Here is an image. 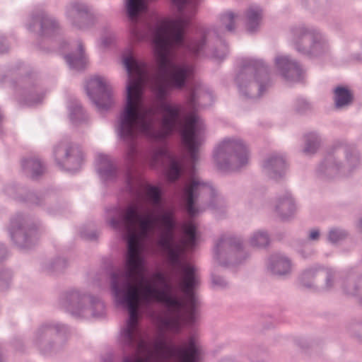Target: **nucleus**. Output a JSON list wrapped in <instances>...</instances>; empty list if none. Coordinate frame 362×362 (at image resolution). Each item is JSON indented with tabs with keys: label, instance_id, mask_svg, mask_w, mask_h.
Masks as SVG:
<instances>
[{
	"label": "nucleus",
	"instance_id": "f3484780",
	"mask_svg": "<svg viewBox=\"0 0 362 362\" xmlns=\"http://www.w3.org/2000/svg\"><path fill=\"white\" fill-rule=\"evenodd\" d=\"M53 153L57 165L69 173L78 172L83 164V153L81 147L68 136L54 146Z\"/></svg>",
	"mask_w": 362,
	"mask_h": 362
},
{
	"label": "nucleus",
	"instance_id": "c9c22d12",
	"mask_svg": "<svg viewBox=\"0 0 362 362\" xmlns=\"http://www.w3.org/2000/svg\"><path fill=\"white\" fill-rule=\"evenodd\" d=\"M321 139L316 132H310L305 136V147L303 150L306 155L316 153L320 145Z\"/></svg>",
	"mask_w": 362,
	"mask_h": 362
},
{
	"label": "nucleus",
	"instance_id": "a878e982",
	"mask_svg": "<svg viewBox=\"0 0 362 362\" xmlns=\"http://www.w3.org/2000/svg\"><path fill=\"white\" fill-rule=\"evenodd\" d=\"M95 170L103 182L115 181L119 169L110 158L103 153H98L95 158Z\"/></svg>",
	"mask_w": 362,
	"mask_h": 362
},
{
	"label": "nucleus",
	"instance_id": "4c0bfd02",
	"mask_svg": "<svg viewBox=\"0 0 362 362\" xmlns=\"http://www.w3.org/2000/svg\"><path fill=\"white\" fill-rule=\"evenodd\" d=\"M322 274L325 278V289L331 290L334 285L336 280L340 278L343 279L344 274L334 268H322Z\"/></svg>",
	"mask_w": 362,
	"mask_h": 362
},
{
	"label": "nucleus",
	"instance_id": "0e129e2a",
	"mask_svg": "<svg viewBox=\"0 0 362 362\" xmlns=\"http://www.w3.org/2000/svg\"><path fill=\"white\" fill-rule=\"evenodd\" d=\"M359 327H360V330H361V334H356V337L357 338H358L361 341H362V325H360Z\"/></svg>",
	"mask_w": 362,
	"mask_h": 362
},
{
	"label": "nucleus",
	"instance_id": "e433bc0d",
	"mask_svg": "<svg viewBox=\"0 0 362 362\" xmlns=\"http://www.w3.org/2000/svg\"><path fill=\"white\" fill-rule=\"evenodd\" d=\"M322 267L320 266L307 268L302 272L300 281L304 286L311 288L314 285L315 278L322 274Z\"/></svg>",
	"mask_w": 362,
	"mask_h": 362
},
{
	"label": "nucleus",
	"instance_id": "dca6fc26",
	"mask_svg": "<svg viewBox=\"0 0 362 362\" xmlns=\"http://www.w3.org/2000/svg\"><path fill=\"white\" fill-rule=\"evenodd\" d=\"M8 230L11 240L20 248H30L39 239L36 225L22 214H17L11 218Z\"/></svg>",
	"mask_w": 362,
	"mask_h": 362
},
{
	"label": "nucleus",
	"instance_id": "2f4dec72",
	"mask_svg": "<svg viewBox=\"0 0 362 362\" xmlns=\"http://www.w3.org/2000/svg\"><path fill=\"white\" fill-rule=\"evenodd\" d=\"M262 9L259 6H251L246 11V28L250 34L255 33L259 26Z\"/></svg>",
	"mask_w": 362,
	"mask_h": 362
},
{
	"label": "nucleus",
	"instance_id": "3c124183",
	"mask_svg": "<svg viewBox=\"0 0 362 362\" xmlns=\"http://www.w3.org/2000/svg\"><path fill=\"white\" fill-rule=\"evenodd\" d=\"M123 362H154V356L148 350V354L143 359L135 358L132 356L127 355L123 358Z\"/></svg>",
	"mask_w": 362,
	"mask_h": 362
},
{
	"label": "nucleus",
	"instance_id": "5701e85b",
	"mask_svg": "<svg viewBox=\"0 0 362 362\" xmlns=\"http://www.w3.org/2000/svg\"><path fill=\"white\" fill-rule=\"evenodd\" d=\"M163 158L166 161L165 175L168 182L177 183L183 176L186 166L182 157L172 153L168 148L157 149L153 156L156 161Z\"/></svg>",
	"mask_w": 362,
	"mask_h": 362
},
{
	"label": "nucleus",
	"instance_id": "864d4df0",
	"mask_svg": "<svg viewBox=\"0 0 362 362\" xmlns=\"http://www.w3.org/2000/svg\"><path fill=\"white\" fill-rule=\"evenodd\" d=\"M9 48L10 46L6 35L0 31V55L7 53Z\"/></svg>",
	"mask_w": 362,
	"mask_h": 362
},
{
	"label": "nucleus",
	"instance_id": "f8f14e48",
	"mask_svg": "<svg viewBox=\"0 0 362 362\" xmlns=\"http://www.w3.org/2000/svg\"><path fill=\"white\" fill-rule=\"evenodd\" d=\"M214 159L220 171H237L248 163L249 151L243 140L226 138L215 148Z\"/></svg>",
	"mask_w": 362,
	"mask_h": 362
},
{
	"label": "nucleus",
	"instance_id": "e2e57ef3",
	"mask_svg": "<svg viewBox=\"0 0 362 362\" xmlns=\"http://www.w3.org/2000/svg\"><path fill=\"white\" fill-rule=\"evenodd\" d=\"M38 47H39V48H40V49H42V50H44L45 52H52V50H54V48H52V49H49V48L46 49V48H44V47H42L41 46V45H40V44H39V45H38Z\"/></svg>",
	"mask_w": 362,
	"mask_h": 362
},
{
	"label": "nucleus",
	"instance_id": "9d476101",
	"mask_svg": "<svg viewBox=\"0 0 362 362\" xmlns=\"http://www.w3.org/2000/svg\"><path fill=\"white\" fill-rule=\"evenodd\" d=\"M158 338L153 341V348L155 352L163 358H173L180 362H200L202 359V350L198 345L194 336H189L187 340L182 341L180 344L175 343L173 338L167 339L166 333L160 323Z\"/></svg>",
	"mask_w": 362,
	"mask_h": 362
},
{
	"label": "nucleus",
	"instance_id": "c03bdc74",
	"mask_svg": "<svg viewBox=\"0 0 362 362\" xmlns=\"http://www.w3.org/2000/svg\"><path fill=\"white\" fill-rule=\"evenodd\" d=\"M235 14L231 11H226L220 15L221 25L229 32L235 30Z\"/></svg>",
	"mask_w": 362,
	"mask_h": 362
},
{
	"label": "nucleus",
	"instance_id": "8fccbe9b",
	"mask_svg": "<svg viewBox=\"0 0 362 362\" xmlns=\"http://www.w3.org/2000/svg\"><path fill=\"white\" fill-rule=\"evenodd\" d=\"M298 252L303 259H308L314 255L315 250L306 240H303L302 247L298 250Z\"/></svg>",
	"mask_w": 362,
	"mask_h": 362
},
{
	"label": "nucleus",
	"instance_id": "7c9ffc66",
	"mask_svg": "<svg viewBox=\"0 0 362 362\" xmlns=\"http://www.w3.org/2000/svg\"><path fill=\"white\" fill-rule=\"evenodd\" d=\"M21 167L23 173L33 180H37L43 174L45 170L40 159L35 156L23 158Z\"/></svg>",
	"mask_w": 362,
	"mask_h": 362
},
{
	"label": "nucleus",
	"instance_id": "72a5a7b5",
	"mask_svg": "<svg viewBox=\"0 0 362 362\" xmlns=\"http://www.w3.org/2000/svg\"><path fill=\"white\" fill-rule=\"evenodd\" d=\"M68 110L69 119L72 124L76 125L87 120L88 115L77 100L70 101Z\"/></svg>",
	"mask_w": 362,
	"mask_h": 362
},
{
	"label": "nucleus",
	"instance_id": "338daca9",
	"mask_svg": "<svg viewBox=\"0 0 362 362\" xmlns=\"http://www.w3.org/2000/svg\"><path fill=\"white\" fill-rule=\"evenodd\" d=\"M220 362H234L230 358H226L222 359Z\"/></svg>",
	"mask_w": 362,
	"mask_h": 362
},
{
	"label": "nucleus",
	"instance_id": "ddd939ff",
	"mask_svg": "<svg viewBox=\"0 0 362 362\" xmlns=\"http://www.w3.org/2000/svg\"><path fill=\"white\" fill-rule=\"evenodd\" d=\"M26 28L30 32L37 31L38 35L51 42H57L58 52L64 54L70 50L71 44L64 39L56 40L60 27L57 20L46 12L43 6L37 5L32 11Z\"/></svg>",
	"mask_w": 362,
	"mask_h": 362
},
{
	"label": "nucleus",
	"instance_id": "9b49d317",
	"mask_svg": "<svg viewBox=\"0 0 362 362\" xmlns=\"http://www.w3.org/2000/svg\"><path fill=\"white\" fill-rule=\"evenodd\" d=\"M69 332L67 325L55 320L47 321L33 333V344L41 354L52 356L62 350Z\"/></svg>",
	"mask_w": 362,
	"mask_h": 362
},
{
	"label": "nucleus",
	"instance_id": "49530a36",
	"mask_svg": "<svg viewBox=\"0 0 362 362\" xmlns=\"http://www.w3.org/2000/svg\"><path fill=\"white\" fill-rule=\"evenodd\" d=\"M80 237L86 241H96L99 237V232L95 229H88L86 227H82L79 232Z\"/></svg>",
	"mask_w": 362,
	"mask_h": 362
},
{
	"label": "nucleus",
	"instance_id": "a211bd4d",
	"mask_svg": "<svg viewBox=\"0 0 362 362\" xmlns=\"http://www.w3.org/2000/svg\"><path fill=\"white\" fill-rule=\"evenodd\" d=\"M4 190L6 194L13 199L27 203L30 205L45 207L47 213L51 215L61 214V208L59 205H57L54 208L46 206L47 204L54 199V197L48 191L36 193L30 191L25 186L16 183L6 185Z\"/></svg>",
	"mask_w": 362,
	"mask_h": 362
},
{
	"label": "nucleus",
	"instance_id": "37998d69",
	"mask_svg": "<svg viewBox=\"0 0 362 362\" xmlns=\"http://www.w3.org/2000/svg\"><path fill=\"white\" fill-rule=\"evenodd\" d=\"M293 107L296 112L303 115L311 110V104L306 98L299 96L293 100Z\"/></svg>",
	"mask_w": 362,
	"mask_h": 362
},
{
	"label": "nucleus",
	"instance_id": "680f3d73",
	"mask_svg": "<svg viewBox=\"0 0 362 362\" xmlns=\"http://www.w3.org/2000/svg\"><path fill=\"white\" fill-rule=\"evenodd\" d=\"M351 57L353 60L361 62V61H362V53H361V52L353 53L351 55Z\"/></svg>",
	"mask_w": 362,
	"mask_h": 362
},
{
	"label": "nucleus",
	"instance_id": "b1692460",
	"mask_svg": "<svg viewBox=\"0 0 362 362\" xmlns=\"http://www.w3.org/2000/svg\"><path fill=\"white\" fill-rule=\"evenodd\" d=\"M274 63L281 76L289 82H300L303 81L304 70L300 64L289 55H278L275 57Z\"/></svg>",
	"mask_w": 362,
	"mask_h": 362
},
{
	"label": "nucleus",
	"instance_id": "6e6d98bb",
	"mask_svg": "<svg viewBox=\"0 0 362 362\" xmlns=\"http://www.w3.org/2000/svg\"><path fill=\"white\" fill-rule=\"evenodd\" d=\"M320 238V230L318 228H313L309 230L308 240L309 241L317 242Z\"/></svg>",
	"mask_w": 362,
	"mask_h": 362
},
{
	"label": "nucleus",
	"instance_id": "473e14b6",
	"mask_svg": "<svg viewBox=\"0 0 362 362\" xmlns=\"http://www.w3.org/2000/svg\"><path fill=\"white\" fill-rule=\"evenodd\" d=\"M334 100L336 108L341 109L352 103L354 95L348 88L339 86L334 90Z\"/></svg>",
	"mask_w": 362,
	"mask_h": 362
},
{
	"label": "nucleus",
	"instance_id": "79ce46f5",
	"mask_svg": "<svg viewBox=\"0 0 362 362\" xmlns=\"http://www.w3.org/2000/svg\"><path fill=\"white\" fill-rule=\"evenodd\" d=\"M348 233L346 230L341 228L334 227L329 229L327 233V240L332 244H337L346 239Z\"/></svg>",
	"mask_w": 362,
	"mask_h": 362
},
{
	"label": "nucleus",
	"instance_id": "f03ea898",
	"mask_svg": "<svg viewBox=\"0 0 362 362\" xmlns=\"http://www.w3.org/2000/svg\"><path fill=\"white\" fill-rule=\"evenodd\" d=\"M112 216L107 219V223L115 230L122 234V238L127 243V251L124 254V267L128 270H142L146 260L139 252L136 243L137 237L133 230L136 223L139 221L140 228L148 231L154 221L158 222L163 228V233L158 238V245L166 253L168 263L173 267L182 265L184 251L182 246L175 243V230L177 221L173 209L163 210L153 218L151 215L144 216L138 211L137 206L128 205L124 210L119 206H113L107 209Z\"/></svg>",
	"mask_w": 362,
	"mask_h": 362
},
{
	"label": "nucleus",
	"instance_id": "0eeeda50",
	"mask_svg": "<svg viewBox=\"0 0 362 362\" xmlns=\"http://www.w3.org/2000/svg\"><path fill=\"white\" fill-rule=\"evenodd\" d=\"M235 81L240 93L247 99L260 98L272 86L269 66L256 58H243Z\"/></svg>",
	"mask_w": 362,
	"mask_h": 362
},
{
	"label": "nucleus",
	"instance_id": "bb28decb",
	"mask_svg": "<svg viewBox=\"0 0 362 362\" xmlns=\"http://www.w3.org/2000/svg\"><path fill=\"white\" fill-rule=\"evenodd\" d=\"M274 209L283 221H288L294 218L297 206L290 192L286 191L283 194L277 197Z\"/></svg>",
	"mask_w": 362,
	"mask_h": 362
},
{
	"label": "nucleus",
	"instance_id": "cd10ccee",
	"mask_svg": "<svg viewBox=\"0 0 362 362\" xmlns=\"http://www.w3.org/2000/svg\"><path fill=\"white\" fill-rule=\"evenodd\" d=\"M267 268L273 275L284 277L291 272V261L286 255L276 253L269 257Z\"/></svg>",
	"mask_w": 362,
	"mask_h": 362
},
{
	"label": "nucleus",
	"instance_id": "7ed1b4c3",
	"mask_svg": "<svg viewBox=\"0 0 362 362\" xmlns=\"http://www.w3.org/2000/svg\"><path fill=\"white\" fill-rule=\"evenodd\" d=\"M182 264L173 267L168 263L175 274H182L186 305L177 295L170 292L171 288H165L162 286L161 288H158L155 285L147 284L142 289V296L146 302H156L165 308L168 316H158L157 320L175 335L182 332L184 325L192 328L199 317V300L195 293V289L199 285L197 269L191 263L184 261V255Z\"/></svg>",
	"mask_w": 362,
	"mask_h": 362
},
{
	"label": "nucleus",
	"instance_id": "2eb2a0df",
	"mask_svg": "<svg viewBox=\"0 0 362 362\" xmlns=\"http://www.w3.org/2000/svg\"><path fill=\"white\" fill-rule=\"evenodd\" d=\"M202 194L209 196L210 199L208 204L209 208L215 209L218 207V197L216 191L211 185L192 179V182L185 185L182 190L185 211L189 217L194 218L202 212V209L196 206V203Z\"/></svg>",
	"mask_w": 362,
	"mask_h": 362
},
{
	"label": "nucleus",
	"instance_id": "603ef678",
	"mask_svg": "<svg viewBox=\"0 0 362 362\" xmlns=\"http://www.w3.org/2000/svg\"><path fill=\"white\" fill-rule=\"evenodd\" d=\"M187 102L190 109L196 110L198 108V96L195 90H192L189 93Z\"/></svg>",
	"mask_w": 362,
	"mask_h": 362
},
{
	"label": "nucleus",
	"instance_id": "69168bd1",
	"mask_svg": "<svg viewBox=\"0 0 362 362\" xmlns=\"http://www.w3.org/2000/svg\"><path fill=\"white\" fill-rule=\"evenodd\" d=\"M358 228L360 230V231L362 233V218L359 220L358 223Z\"/></svg>",
	"mask_w": 362,
	"mask_h": 362
},
{
	"label": "nucleus",
	"instance_id": "de8ad7c7",
	"mask_svg": "<svg viewBox=\"0 0 362 362\" xmlns=\"http://www.w3.org/2000/svg\"><path fill=\"white\" fill-rule=\"evenodd\" d=\"M102 44L105 47H107L112 45L115 40V35L112 31L111 28L108 25H105L103 28Z\"/></svg>",
	"mask_w": 362,
	"mask_h": 362
},
{
	"label": "nucleus",
	"instance_id": "58836bf2",
	"mask_svg": "<svg viewBox=\"0 0 362 362\" xmlns=\"http://www.w3.org/2000/svg\"><path fill=\"white\" fill-rule=\"evenodd\" d=\"M270 243V238L266 230H259L255 231L250 238V245L253 247L264 248Z\"/></svg>",
	"mask_w": 362,
	"mask_h": 362
},
{
	"label": "nucleus",
	"instance_id": "5fc2aeb1",
	"mask_svg": "<svg viewBox=\"0 0 362 362\" xmlns=\"http://www.w3.org/2000/svg\"><path fill=\"white\" fill-rule=\"evenodd\" d=\"M153 276L158 281L159 284L165 288H170L171 286L166 280L165 274L161 272H158L153 274Z\"/></svg>",
	"mask_w": 362,
	"mask_h": 362
},
{
	"label": "nucleus",
	"instance_id": "ea45409f",
	"mask_svg": "<svg viewBox=\"0 0 362 362\" xmlns=\"http://www.w3.org/2000/svg\"><path fill=\"white\" fill-rule=\"evenodd\" d=\"M146 188L147 195L151 200L152 203L155 205L160 206L162 197L164 194L163 188L160 185H154L151 184H148Z\"/></svg>",
	"mask_w": 362,
	"mask_h": 362
},
{
	"label": "nucleus",
	"instance_id": "a19ab883",
	"mask_svg": "<svg viewBox=\"0 0 362 362\" xmlns=\"http://www.w3.org/2000/svg\"><path fill=\"white\" fill-rule=\"evenodd\" d=\"M135 177L131 168H129L125 173V191L131 196H138L139 190L134 183Z\"/></svg>",
	"mask_w": 362,
	"mask_h": 362
},
{
	"label": "nucleus",
	"instance_id": "412c9836",
	"mask_svg": "<svg viewBox=\"0 0 362 362\" xmlns=\"http://www.w3.org/2000/svg\"><path fill=\"white\" fill-rule=\"evenodd\" d=\"M65 15L69 23L74 27L88 29L98 23L103 15L93 13L92 8L85 2L73 1L66 5Z\"/></svg>",
	"mask_w": 362,
	"mask_h": 362
},
{
	"label": "nucleus",
	"instance_id": "20e7f679",
	"mask_svg": "<svg viewBox=\"0 0 362 362\" xmlns=\"http://www.w3.org/2000/svg\"><path fill=\"white\" fill-rule=\"evenodd\" d=\"M122 63L128 74V79L125 104L118 117L116 127L118 136L125 142H132L134 137V119H139V128L144 136L153 139L163 138V134L156 129L153 118H146L136 108V103L142 98L143 90L139 81L132 77V72H142L147 68L146 62L136 58L132 48H127L122 54Z\"/></svg>",
	"mask_w": 362,
	"mask_h": 362
},
{
	"label": "nucleus",
	"instance_id": "1a4fd4ad",
	"mask_svg": "<svg viewBox=\"0 0 362 362\" xmlns=\"http://www.w3.org/2000/svg\"><path fill=\"white\" fill-rule=\"evenodd\" d=\"M291 43L300 54L309 58H320L330 52L327 37L318 29L298 24L291 28Z\"/></svg>",
	"mask_w": 362,
	"mask_h": 362
},
{
	"label": "nucleus",
	"instance_id": "393cba45",
	"mask_svg": "<svg viewBox=\"0 0 362 362\" xmlns=\"http://www.w3.org/2000/svg\"><path fill=\"white\" fill-rule=\"evenodd\" d=\"M264 173L271 179H282L287 171L288 165L285 156L281 153H272L262 163Z\"/></svg>",
	"mask_w": 362,
	"mask_h": 362
},
{
	"label": "nucleus",
	"instance_id": "6e6552de",
	"mask_svg": "<svg viewBox=\"0 0 362 362\" xmlns=\"http://www.w3.org/2000/svg\"><path fill=\"white\" fill-rule=\"evenodd\" d=\"M60 305L65 310L77 319L91 316L96 319L104 318L106 315L105 305L98 297L86 291L71 289L62 293Z\"/></svg>",
	"mask_w": 362,
	"mask_h": 362
},
{
	"label": "nucleus",
	"instance_id": "f257e3e1",
	"mask_svg": "<svg viewBox=\"0 0 362 362\" xmlns=\"http://www.w3.org/2000/svg\"><path fill=\"white\" fill-rule=\"evenodd\" d=\"M200 2L201 0H197L192 4H186L182 11L177 8L181 16L172 22L171 38H170L168 35V26L160 22L153 25L147 24L143 29L140 28L136 16L141 9L142 1L125 0L126 13L131 23L129 32L132 37L136 41L150 40L155 47L158 57V83L153 91L158 102V109L165 114L161 118V125L167 135L174 132L183 112L181 105L172 103L167 100V98L173 90H182L186 88L194 73L192 65L185 62L177 63L169 58L170 47L173 45L185 49L194 57H199L202 54L209 37L213 34L223 48L221 52L215 49L213 57L223 59L228 53V45L218 28H199V38L194 37L189 40L186 38V29L190 27L191 18L196 13L197 7Z\"/></svg>",
	"mask_w": 362,
	"mask_h": 362
},
{
	"label": "nucleus",
	"instance_id": "09e8293b",
	"mask_svg": "<svg viewBox=\"0 0 362 362\" xmlns=\"http://www.w3.org/2000/svg\"><path fill=\"white\" fill-rule=\"evenodd\" d=\"M211 278L214 289H223L228 285V281L220 275L212 274Z\"/></svg>",
	"mask_w": 362,
	"mask_h": 362
},
{
	"label": "nucleus",
	"instance_id": "4be33fe9",
	"mask_svg": "<svg viewBox=\"0 0 362 362\" xmlns=\"http://www.w3.org/2000/svg\"><path fill=\"white\" fill-rule=\"evenodd\" d=\"M86 93L100 113L107 112L112 105V89L100 76L88 79L85 85Z\"/></svg>",
	"mask_w": 362,
	"mask_h": 362
},
{
	"label": "nucleus",
	"instance_id": "f704fd0d",
	"mask_svg": "<svg viewBox=\"0 0 362 362\" xmlns=\"http://www.w3.org/2000/svg\"><path fill=\"white\" fill-rule=\"evenodd\" d=\"M68 267L67 260L61 257L50 259L42 264V269L49 274H57Z\"/></svg>",
	"mask_w": 362,
	"mask_h": 362
},
{
	"label": "nucleus",
	"instance_id": "a18cd8bd",
	"mask_svg": "<svg viewBox=\"0 0 362 362\" xmlns=\"http://www.w3.org/2000/svg\"><path fill=\"white\" fill-rule=\"evenodd\" d=\"M13 277V273L9 269H0V291L9 288Z\"/></svg>",
	"mask_w": 362,
	"mask_h": 362
},
{
	"label": "nucleus",
	"instance_id": "774afa93",
	"mask_svg": "<svg viewBox=\"0 0 362 362\" xmlns=\"http://www.w3.org/2000/svg\"><path fill=\"white\" fill-rule=\"evenodd\" d=\"M359 302H360V303H361V304H362V296H361V297H360V298H359Z\"/></svg>",
	"mask_w": 362,
	"mask_h": 362
},
{
	"label": "nucleus",
	"instance_id": "423d86ee",
	"mask_svg": "<svg viewBox=\"0 0 362 362\" xmlns=\"http://www.w3.org/2000/svg\"><path fill=\"white\" fill-rule=\"evenodd\" d=\"M361 163L358 149L354 144L337 141L330 146L317 168V176L324 180L348 176Z\"/></svg>",
	"mask_w": 362,
	"mask_h": 362
},
{
	"label": "nucleus",
	"instance_id": "6ab92c4d",
	"mask_svg": "<svg viewBox=\"0 0 362 362\" xmlns=\"http://www.w3.org/2000/svg\"><path fill=\"white\" fill-rule=\"evenodd\" d=\"M202 129V123L195 112L190 113L187 117L186 127L181 133L182 139L188 148L189 164V173L191 175L195 173L196 162L198 160V151L200 146L199 135Z\"/></svg>",
	"mask_w": 362,
	"mask_h": 362
},
{
	"label": "nucleus",
	"instance_id": "39448f33",
	"mask_svg": "<svg viewBox=\"0 0 362 362\" xmlns=\"http://www.w3.org/2000/svg\"><path fill=\"white\" fill-rule=\"evenodd\" d=\"M134 272L125 269L110 274L111 289L115 303L128 312V318L120 332L119 337L124 354L137 351L141 346V330L136 305L138 291L131 281Z\"/></svg>",
	"mask_w": 362,
	"mask_h": 362
},
{
	"label": "nucleus",
	"instance_id": "052dcab7",
	"mask_svg": "<svg viewBox=\"0 0 362 362\" xmlns=\"http://www.w3.org/2000/svg\"><path fill=\"white\" fill-rule=\"evenodd\" d=\"M102 362H114V355L112 353H107L102 357Z\"/></svg>",
	"mask_w": 362,
	"mask_h": 362
},
{
	"label": "nucleus",
	"instance_id": "bf43d9fd",
	"mask_svg": "<svg viewBox=\"0 0 362 362\" xmlns=\"http://www.w3.org/2000/svg\"><path fill=\"white\" fill-rule=\"evenodd\" d=\"M8 252L6 245L3 243H0V262L7 258Z\"/></svg>",
	"mask_w": 362,
	"mask_h": 362
},
{
	"label": "nucleus",
	"instance_id": "c85d7f7f",
	"mask_svg": "<svg viewBox=\"0 0 362 362\" xmlns=\"http://www.w3.org/2000/svg\"><path fill=\"white\" fill-rule=\"evenodd\" d=\"M341 287L348 296L358 297L362 293V276H357L353 269L344 274Z\"/></svg>",
	"mask_w": 362,
	"mask_h": 362
},
{
	"label": "nucleus",
	"instance_id": "aec40b11",
	"mask_svg": "<svg viewBox=\"0 0 362 362\" xmlns=\"http://www.w3.org/2000/svg\"><path fill=\"white\" fill-rule=\"evenodd\" d=\"M15 98L21 105L34 106L41 103L45 92L30 75L19 78L13 83Z\"/></svg>",
	"mask_w": 362,
	"mask_h": 362
},
{
	"label": "nucleus",
	"instance_id": "4d7b16f0",
	"mask_svg": "<svg viewBox=\"0 0 362 362\" xmlns=\"http://www.w3.org/2000/svg\"><path fill=\"white\" fill-rule=\"evenodd\" d=\"M185 234L187 236L197 234V226L193 222H189L185 227Z\"/></svg>",
	"mask_w": 362,
	"mask_h": 362
},
{
	"label": "nucleus",
	"instance_id": "c756f323",
	"mask_svg": "<svg viewBox=\"0 0 362 362\" xmlns=\"http://www.w3.org/2000/svg\"><path fill=\"white\" fill-rule=\"evenodd\" d=\"M64 59L71 69L83 70L86 64V57L84 52L83 43L77 42V53L69 52L64 54Z\"/></svg>",
	"mask_w": 362,
	"mask_h": 362
},
{
	"label": "nucleus",
	"instance_id": "4468645a",
	"mask_svg": "<svg viewBox=\"0 0 362 362\" xmlns=\"http://www.w3.org/2000/svg\"><path fill=\"white\" fill-rule=\"evenodd\" d=\"M243 243L240 237L221 235L214 247V258L223 267L240 264L249 256Z\"/></svg>",
	"mask_w": 362,
	"mask_h": 362
},
{
	"label": "nucleus",
	"instance_id": "13d9d810",
	"mask_svg": "<svg viewBox=\"0 0 362 362\" xmlns=\"http://www.w3.org/2000/svg\"><path fill=\"white\" fill-rule=\"evenodd\" d=\"M187 244L190 250H193L197 245V234L187 236Z\"/></svg>",
	"mask_w": 362,
	"mask_h": 362
}]
</instances>
